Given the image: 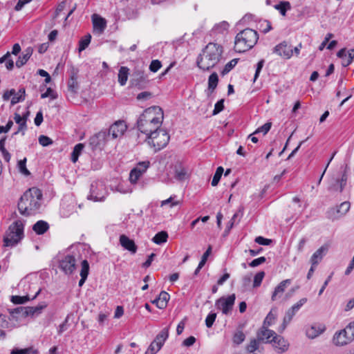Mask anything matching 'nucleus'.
Returning <instances> with one entry per match:
<instances>
[{"label":"nucleus","mask_w":354,"mask_h":354,"mask_svg":"<svg viewBox=\"0 0 354 354\" xmlns=\"http://www.w3.org/2000/svg\"><path fill=\"white\" fill-rule=\"evenodd\" d=\"M39 143L43 147H47L53 143V140L49 137L41 135L39 137Z\"/></svg>","instance_id":"603ef678"},{"label":"nucleus","mask_w":354,"mask_h":354,"mask_svg":"<svg viewBox=\"0 0 354 354\" xmlns=\"http://www.w3.org/2000/svg\"><path fill=\"white\" fill-rule=\"evenodd\" d=\"M167 238H168L167 233L166 232H165V231H161V232L157 233L153 236V238L152 239V241L155 243H156L158 245H160L162 243H164L167 242Z\"/></svg>","instance_id":"72a5a7b5"},{"label":"nucleus","mask_w":354,"mask_h":354,"mask_svg":"<svg viewBox=\"0 0 354 354\" xmlns=\"http://www.w3.org/2000/svg\"><path fill=\"white\" fill-rule=\"evenodd\" d=\"M26 307L20 306L15 308L12 312L11 314L13 317H16L17 318V315L21 317H26V312L24 310Z\"/></svg>","instance_id":"de8ad7c7"},{"label":"nucleus","mask_w":354,"mask_h":354,"mask_svg":"<svg viewBox=\"0 0 354 354\" xmlns=\"http://www.w3.org/2000/svg\"><path fill=\"white\" fill-rule=\"evenodd\" d=\"M14 120L17 124H19V128L12 136L18 134L19 132L22 133V135L25 134V131L27 129L26 125V117H21V115L17 113H15Z\"/></svg>","instance_id":"412c9836"},{"label":"nucleus","mask_w":354,"mask_h":354,"mask_svg":"<svg viewBox=\"0 0 354 354\" xmlns=\"http://www.w3.org/2000/svg\"><path fill=\"white\" fill-rule=\"evenodd\" d=\"M170 136L168 132L161 128L147 136L146 141L155 151L165 148L169 143Z\"/></svg>","instance_id":"423d86ee"},{"label":"nucleus","mask_w":354,"mask_h":354,"mask_svg":"<svg viewBox=\"0 0 354 354\" xmlns=\"http://www.w3.org/2000/svg\"><path fill=\"white\" fill-rule=\"evenodd\" d=\"M84 148V145L82 143L77 144L71 153V161L73 162H76L78 160L80 155L81 154L82 150Z\"/></svg>","instance_id":"473e14b6"},{"label":"nucleus","mask_w":354,"mask_h":354,"mask_svg":"<svg viewBox=\"0 0 354 354\" xmlns=\"http://www.w3.org/2000/svg\"><path fill=\"white\" fill-rule=\"evenodd\" d=\"M344 333L348 335V336L353 341L354 339V321L350 322L346 327L343 329Z\"/></svg>","instance_id":"49530a36"},{"label":"nucleus","mask_w":354,"mask_h":354,"mask_svg":"<svg viewBox=\"0 0 354 354\" xmlns=\"http://www.w3.org/2000/svg\"><path fill=\"white\" fill-rule=\"evenodd\" d=\"M245 337V336L242 331H238L234 334L233 340L234 343L239 344L244 341Z\"/></svg>","instance_id":"5fc2aeb1"},{"label":"nucleus","mask_w":354,"mask_h":354,"mask_svg":"<svg viewBox=\"0 0 354 354\" xmlns=\"http://www.w3.org/2000/svg\"><path fill=\"white\" fill-rule=\"evenodd\" d=\"M328 249V247L324 245L313 253L310 260L313 266H316L322 261Z\"/></svg>","instance_id":"6ab92c4d"},{"label":"nucleus","mask_w":354,"mask_h":354,"mask_svg":"<svg viewBox=\"0 0 354 354\" xmlns=\"http://www.w3.org/2000/svg\"><path fill=\"white\" fill-rule=\"evenodd\" d=\"M266 261V259L264 257H261L259 258H257V259H255L254 260H252L250 263V267H257L263 263H265Z\"/></svg>","instance_id":"69168bd1"},{"label":"nucleus","mask_w":354,"mask_h":354,"mask_svg":"<svg viewBox=\"0 0 354 354\" xmlns=\"http://www.w3.org/2000/svg\"><path fill=\"white\" fill-rule=\"evenodd\" d=\"M47 307L46 302H42L37 306H26L24 310L26 312L28 316H38L41 313L42 310Z\"/></svg>","instance_id":"b1692460"},{"label":"nucleus","mask_w":354,"mask_h":354,"mask_svg":"<svg viewBox=\"0 0 354 354\" xmlns=\"http://www.w3.org/2000/svg\"><path fill=\"white\" fill-rule=\"evenodd\" d=\"M68 90L71 91V92L73 93H75L77 89V87H78V84H77V77L75 74H73L69 80H68Z\"/></svg>","instance_id":"4c0bfd02"},{"label":"nucleus","mask_w":354,"mask_h":354,"mask_svg":"<svg viewBox=\"0 0 354 354\" xmlns=\"http://www.w3.org/2000/svg\"><path fill=\"white\" fill-rule=\"evenodd\" d=\"M264 63H265L264 59H261L257 63V68H256V71H255V74H254V82H255L256 80L258 78V77L259 75V73H260L262 68L263 67Z\"/></svg>","instance_id":"338daca9"},{"label":"nucleus","mask_w":354,"mask_h":354,"mask_svg":"<svg viewBox=\"0 0 354 354\" xmlns=\"http://www.w3.org/2000/svg\"><path fill=\"white\" fill-rule=\"evenodd\" d=\"M26 158H24L23 160H19L18 162V169L21 174L26 176H28L30 175V171L26 168Z\"/></svg>","instance_id":"c03bdc74"},{"label":"nucleus","mask_w":354,"mask_h":354,"mask_svg":"<svg viewBox=\"0 0 354 354\" xmlns=\"http://www.w3.org/2000/svg\"><path fill=\"white\" fill-rule=\"evenodd\" d=\"M163 111L158 106L146 109L137 120L138 130L146 136L160 128L163 121Z\"/></svg>","instance_id":"f257e3e1"},{"label":"nucleus","mask_w":354,"mask_h":354,"mask_svg":"<svg viewBox=\"0 0 354 354\" xmlns=\"http://www.w3.org/2000/svg\"><path fill=\"white\" fill-rule=\"evenodd\" d=\"M92 22L93 26V32L101 35L106 27V21L105 19L102 18L97 14L92 15Z\"/></svg>","instance_id":"2eb2a0df"},{"label":"nucleus","mask_w":354,"mask_h":354,"mask_svg":"<svg viewBox=\"0 0 354 354\" xmlns=\"http://www.w3.org/2000/svg\"><path fill=\"white\" fill-rule=\"evenodd\" d=\"M216 318V313L211 312L205 319V325L207 328H211Z\"/></svg>","instance_id":"8fccbe9b"},{"label":"nucleus","mask_w":354,"mask_h":354,"mask_svg":"<svg viewBox=\"0 0 354 354\" xmlns=\"http://www.w3.org/2000/svg\"><path fill=\"white\" fill-rule=\"evenodd\" d=\"M350 207L351 203L344 201L336 207L330 208L326 212V217L331 221L338 220L346 214Z\"/></svg>","instance_id":"6e6552de"},{"label":"nucleus","mask_w":354,"mask_h":354,"mask_svg":"<svg viewBox=\"0 0 354 354\" xmlns=\"http://www.w3.org/2000/svg\"><path fill=\"white\" fill-rule=\"evenodd\" d=\"M104 138V134L102 133H98L89 138V145L91 146L93 149H95L100 145V138Z\"/></svg>","instance_id":"f704fd0d"},{"label":"nucleus","mask_w":354,"mask_h":354,"mask_svg":"<svg viewBox=\"0 0 354 354\" xmlns=\"http://www.w3.org/2000/svg\"><path fill=\"white\" fill-rule=\"evenodd\" d=\"M169 337V328H163L155 337L153 341L150 344L145 354H156L164 345L165 342Z\"/></svg>","instance_id":"0eeeda50"},{"label":"nucleus","mask_w":354,"mask_h":354,"mask_svg":"<svg viewBox=\"0 0 354 354\" xmlns=\"http://www.w3.org/2000/svg\"><path fill=\"white\" fill-rule=\"evenodd\" d=\"M127 129V126L124 121L118 120L113 124L109 130V134L112 136L113 138H120Z\"/></svg>","instance_id":"4468645a"},{"label":"nucleus","mask_w":354,"mask_h":354,"mask_svg":"<svg viewBox=\"0 0 354 354\" xmlns=\"http://www.w3.org/2000/svg\"><path fill=\"white\" fill-rule=\"evenodd\" d=\"M34 349L32 348H26L24 349L13 348L11 354H30Z\"/></svg>","instance_id":"680f3d73"},{"label":"nucleus","mask_w":354,"mask_h":354,"mask_svg":"<svg viewBox=\"0 0 354 354\" xmlns=\"http://www.w3.org/2000/svg\"><path fill=\"white\" fill-rule=\"evenodd\" d=\"M255 242L259 245H268L272 243V240L259 236L256 237Z\"/></svg>","instance_id":"e2e57ef3"},{"label":"nucleus","mask_w":354,"mask_h":354,"mask_svg":"<svg viewBox=\"0 0 354 354\" xmlns=\"http://www.w3.org/2000/svg\"><path fill=\"white\" fill-rule=\"evenodd\" d=\"M223 47L215 43H209L197 59V65L203 71H209L221 60Z\"/></svg>","instance_id":"7ed1b4c3"},{"label":"nucleus","mask_w":354,"mask_h":354,"mask_svg":"<svg viewBox=\"0 0 354 354\" xmlns=\"http://www.w3.org/2000/svg\"><path fill=\"white\" fill-rule=\"evenodd\" d=\"M59 267L66 274H71L76 268L75 257L71 254L66 255L59 261Z\"/></svg>","instance_id":"9b49d317"},{"label":"nucleus","mask_w":354,"mask_h":354,"mask_svg":"<svg viewBox=\"0 0 354 354\" xmlns=\"http://www.w3.org/2000/svg\"><path fill=\"white\" fill-rule=\"evenodd\" d=\"M229 28V24L226 21H222L221 23L215 26V29L218 32H223L224 30H227Z\"/></svg>","instance_id":"774afa93"},{"label":"nucleus","mask_w":354,"mask_h":354,"mask_svg":"<svg viewBox=\"0 0 354 354\" xmlns=\"http://www.w3.org/2000/svg\"><path fill=\"white\" fill-rule=\"evenodd\" d=\"M218 77L216 73H212L208 78V88L214 91L218 84Z\"/></svg>","instance_id":"c9c22d12"},{"label":"nucleus","mask_w":354,"mask_h":354,"mask_svg":"<svg viewBox=\"0 0 354 354\" xmlns=\"http://www.w3.org/2000/svg\"><path fill=\"white\" fill-rule=\"evenodd\" d=\"M259 39L257 31L245 28L239 32L234 41V50L238 53H243L251 49L257 42Z\"/></svg>","instance_id":"20e7f679"},{"label":"nucleus","mask_w":354,"mask_h":354,"mask_svg":"<svg viewBox=\"0 0 354 354\" xmlns=\"http://www.w3.org/2000/svg\"><path fill=\"white\" fill-rule=\"evenodd\" d=\"M224 109V100H220L218 101L214 106V109L213 110V115H216L222 111Z\"/></svg>","instance_id":"6e6d98bb"},{"label":"nucleus","mask_w":354,"mask_h":354,"mask_svg":"<svg viewBox=\"0 0 354 354\" xmlns=\"http://www.w3.org/2000/svg\"><path fill=\"white\" fill-rule=\"evenodd\" d=\"M43 195L40 189L31 187L21 196L18 209L21 214L28 216L37 214L42 204Z\"/></svg>","instance_id":"f03ea898"},{"label":"nucleus","mask_w":354,"mask_h":354,"mask_svg":"<svg viewBox=\"0 0 354 354\" xmlns=\"http://www.w3.org/2000/svg\"><path fill=\"white\" fill-rule=\"evenodd\" d=\"M26 98V89L25 88H21L18 92L15 91V94L12 95L11 99V104L15 105L18 102H23Z\"/></svg>","instance_id":"c85d7f7f"},{"label":"nucleus","mask_w":354,"mask_h":354,"mask_svg":"<svg viewBox=\"0 0 354 354\" xmlns=\"http://www.w3.org/2000/svg\"><path fill=\"white\" fill-rule=\"evenodd\" d=\"M106 195V188L104 183L101 181H95L91 183L90 188V194L88 198L94 201H102Z\"/></svg>","instance_id":"1a4fd4ad"},{"label":"nucleus","mask_w":354,"mask_h":354,"mask_svg":"<svg viewBox=\"0 0 354 354\" xmlns=\"http://www.w3.org/2000/svg\"><path fill=\"white\" fill-rule=\"evenodd\" d=\"M273 53L284 59H290L293 55V50L286 41H283L273 48Z\"/></svg>","instance_id":"ddd939ff"},{"label":"nucleus","mask_w":354,"mask_h":354,"mask_svg":"<svg viewBox=\"0 0 354 354\" xmlns=\"http://www.w3.org/2000/svg\"><path fill=\"white\" fill-rule=\"evenodd\" d=\"M161 62L158 59H154L151 61L149 66V69L151 71L156 73L161 68Z\"/></svg>","instance_id":"864d4df0"},{"label":"nucleus","mask_w":354,"mask_h":354,"mask_svg":"<svg viewBox=\"0 0 354 354\" xmlns=\"http://www.w3.org/2000/svg\"><path fill=\"white\" fill-rule=\"evenodd\" d=\"M277 316V308H272L270 311V313L267 315V316L266 317L263 324V326L268 327V326H271L274 323V320L276 319Z\"/></svg>","instance_id":"2f4dec72"},{"label":"nucleus","mask_w":354,"mask_h":354,"mask_svg":"<svg viewBox=\"0 0 354 354\" xmlns=\"http://www.w3.org/2000/svg\"><path fill=\"white\" fill-rule=\"evenodd\" d=\"M41 290V288H39L36 292L35 295L32 298H30L28 295H26V296H18V295L12 296L11 301L14 304H24V303H26V301H29L30 299L31 300L35 299L39 295V294L40 293Z\"/></svg>","instance_id":"a878e982"},{"label":"nucleus","mask_w":354,"mask_h":354,"mask_svg":"<svg viewBox=\"0 0 354 354\" xmlns=\"http://www.w3.org/2000/svg\"><path fill=\"white\" fill-rule=\"evenodd\" d=\"M291 279H285L282 281L274 289L272 295V300L275 301L277 299L280 298L283 293L284 292L286 288L290 285Z\"/></svg>","instance_id":"aec40b11"},{"label":"nucleus","mask_w":354,"mask_h":354,"mask_svg":"<svg viewBox=\"0 0 354 354\" xmlns=\"http://www.w3.org/2000/svg\"><path fill=\"white\" fill-rule=\"evenodd\" d=\"M24 224L18 220L12 223L3 237V246L14 247L24 238Z\"/></svg>","instance_id":"39448f33"},{"label":"nucleus","mask_w":354,"mask_h":354,"mask_svg":"<svg viewBox=\"0 0 354 354\" xmlns=\"http://www.w3.org/2000/svg\"><path fill=\"white\" fill-rule=\"evenodd\" d=\"M307 302V298L304 297L299 299L295 304H294L291 308L292 309L297 313L299 309Z\"/></svg>","instance_id":"4d7b16f0"},{"label":"nucleus","mask_w":354,"mask_h":354,"mask_svg":"<svg viewBox=\"0 0 354 354\" xmlns=\"http://www.w3.org/2000/svg\"><path fill=\"white\" fill-rule=\"evenodd\" d=\"M211 251H212V247L209 246L207 250L203 254L201 260V261L198 263L200 268H203L204 266V265L205 264V263H206V261L207 260V258H208L209 254L211 253Z\"/></svg>","instance_id":"bf43d9fd"},{"label":"nucleus","mask_w":354,"mask_h":354,"mask_svg":"<svg viewBox=\"0 0 354 354\" xmlns=\"http://www.w3.org/2000/svg\"><path fill=\"white\" fill-rule=\"evenodd\" d=\"M293 317L294 316L290 314V313H289L288 311H286V313L285 314V316L283 317V323H282L281 326L279 328V332H283L285 330V328H286L288 324L292 319Z\"/></svg>","instance_id":"a19ab883"},{"label":"nucleus","mask_w":354,"mask_h":354,"mask_svg":"<svg viewBox=\"0 0 354 354\" xmlns=\"http://www.w3.org/2000/svg\"><path fill=\"white\" fill-rule=\"evenodd\" d=\"M175 178L178 180L182 181L187 178V169L182 165L175 166Z\"/></svg>","instance_id":"c756f323"},{"label":"nucleus","mask_w":354,"mask_h":354,"mask_svg":"<svg viewBox=\"0 0 354 354\" xmlns=\"http://www.w3.org/2000/svg\"><path fill=\"white\" fill-rule=\"evenodd\" d=\"M276 333L272 330H270L266 326H263L257 332V340L259 342L268 343L271 342V339L275 335Z\"/></svg>","instance_id":"dca6fc26"},{"label":"nucleus","mask_w":354,"mask_h":354,"mask_svg":"<svg viewBox=\"0 0 354 354\" xmlns=\"http://www.w3.org/2000/svg\"><path fill=\"white\" fill-rule=\"evenodd\" d=\"M337 57L342 59V65L344 67H346L351 64H346V61H348L350 59L348 57V55L346 53V49L342 48L338 51L337 54Z\"/></svg>","instance_id":"ea45409f"},{"label":"nucleus","mask_w":354,"mask_h":354,"mask_svg":"<svg viewBox=\"0 0 354 354\" xmlns=\"http://www.w3.org/2000/svg\"><path fill=\"white\" fill-rule=\"evenodd\" d=\"M120 243L122 248L129 251L131 254H135L137 252L138 248L134 241L124 234L120 235Z\"/></svg>","instance_id":"f3484780"},{"label":"nucleus","mask_w":354,"mask_h":354,"mask_svg":"<svg viewBox=\"0 0 354 354\" xmlns=\"http://www.w3.org/2000/svg\"><path fill=\"white\" fill-rule=\"evenodd\" d=\"M270 343H272L273 346L281 352H283L288 349L286 341L283 337L277 334H275Z\"/></svg>","instance_id":"5701e85b"},{"label":"nucleus","mask_w":354,"mask_h":354,"mask_svg":"<svg viewBox=\"0 0 354 354\" xmlns=\"http://www.w3.org/2000/svg\"><path fill=\"white\" fill-rule=\"evenodd\" d=\"M320 333L318 332L315 327L311 326L310 328L307 329L306 335L309 338L313 339L319 335Z\"/></svg>","instance_id":"0e129e2a"},{"label":"nucleus","mask_w":354,"mask_h":354,"mask_svg":"<svg viewBox=\"0 0 354 354\" xmlns=\"http://www.w3.org/2000/svg\"><path fill=\"white\" fill-rule=\"evenodd\" d=\"M91 39V36L90 34L85 35L82 37L79 41V51L82 52L85 50L88 46L89 45Z\"/></svg>","instance_id":"e433bc0d"},{"label":"nucleus","mask_w":354,"mask_h":354,"mask_svg":"<svg viewBox=\"0 0 354 354\" xmlns=\"http://www.w3.org/2000/svg\"><path fill=\"white\" fill-rule=\"evenodd\" d=\"M32 54V49L31 48H27L25 49L22 53V55L18 57V59L16 62L17 67L20 68L24 66L30 59Z\"/></svg>","instance_id":"393cba45"},{"label":"nucleus","mask_w":354,"mask_h":354,"mask_svg":"<svg viewBox=\"0 0 354 354\" xmlns=\"http://www.w3.org/2000/svg\"><path fill=\"white\" fill-rule=\"evenodd\" d=\"M259 348L258 340L254 339H252L250 344L247 346V351L250 353H253Z\"/></svg>","instance_id":"052dcab7"},{"label":"nucleus","mask_w":354,"mask_h":354,"mask_svg":"<svg viewBox=\"0 0 354 354\" xmlns=\"http://www.w3.org/2000/svg\"><path fill=\"white\" fill-rule=\"evenodd\" d=\"M223 168L222 167H218L216 170V172L213 176V178H212V186H216L221 178V176L223 173Z\"/></svg>","instance_id":"58836bf2"},{"label":"nucleus","mask_w":354,"mask_h":354,"mask_svg":"<svg viewBox=\"0 0 354 354\" xmlns=\"http://www.w3.org/2000/svg\"><path fill=\"white\" fill-rule=\"evenodd\" d=\"M236 299L234 294H232L227 297H222L216 301V306L218 309L221 310L222 313L227 315L232 309Z\"/></svg>","instance_id":"9d476101"},{"label":"nucleus","mask_w":354,"mask_h":354,"mask_svg":"<svg viewBox=\"0 0 354 354\" xmlns=\"http://www.w3.org/2000/svg\"><path fill=\"white\" fill-rule=\"evenodd\" d=\"M265 276V272L261 271V272H259L258 273H257L254 277V281H253V287L254 288H257L259 286H260L263 279V277Z\"/></svg>","instance_id":"a18cd8bd"},{"label":"nucleus","mask_w":354,"mask_h":354,"mask_svg":"<svg viewBox=\"0 0 354 354\" xmlns=\"http://www.w3.org/2000/svg\"><path fill=\"white\" fill-rule=\"evenodd\" d=\"M49 228L48 223L44 221H37L32 227V230L37 234H44Z\"/></svg>","instance_id":"bb28decb"},{"label":"nucleus","mask_w":354,"mask_h":354,"mask_svg":"<svg viewBox=\"0 0 354 354\" xmlns=\"http://www.w3.org/2000/svg\"><path fill=\"white\" fill-rule=\"evenodd\" d=\"M237 62V59H233L227 64H226L224 68L221 71V75H225L226 74H227L236 65Z\"/></svg>","instance_id":"37998d69"},{"label":"nucleus","mask_w":354,"mask_h":354,"mask_svg":"<svg viewBox=\"0 0 354 354\" xmlns=\"http://www.w3.org/2000/svg\"><path fill=\"white\" fill-rule=\"evenodd\" d=\"M149 165H150L149 161H142L137 164L135 169L140 171L141 172V174H143L147 171L148 167H149Z\"/></svg>","instance_id":"3c124183"},{"label":"nucleus","mask_w":354,"mask_h":354,"mask_svg":"<svg viewBox=\"0 0 354 354\" xmlns=\"http://www.w3.org/2000/svg\"><path fill=\"white\" fill-rule=\"evenodd\" d=\"M129 69L126 66H121L118 73V82L121 86H124L127 82Z\"/></svg>","instance_id":"cd10ccee"},{"label":"nucleus","mask_w":354,"mask_h":354,"mask_svg":"<svg viewBox=\"0 0 354 354\" xmlns=\"http://www.w3.org/2000/svg\"><path fill=\"white\" fill-rule=\"evenodd\" d=\"M352 342L351 339L348 336L344 330L336 332L333 338V342L336 346H344Z\"/></svg>","instance_id":"a211bd4d"},{"label":"nucleus","mask_w":354,"mask_h":354,"mask_svg":"<svg viewBox=\"0 0 354 354\" xmlns=\"http://www.w3.org/2000/svg\"><path fill=\"white\" fill-rule=\"evenodd\" d=\"M271 128V123L267 122L258 128L254 133H259L260 132H262L263 135H266L270 129Z\"/></svg>","instance_id":"13d9d810"},{"label":"nucleus","mask_w":354,"mask_h":354,"mask_svg":"<svg viewBox=\"0 0 354 354\" xmlns=\"http://www.w3.org/2000/svg\"><path fill=\"white\" fill-rule=\"evenodd\" d=\"M169 297L170 296L167 292L162 291L158 297L154 299L152 303L156 304L158 308L164 309L167 305Z\"/></svg>","instance_id":"4be33fe9"},{"label":"nucleus","mask_w":354,"mask_h":354,"mask_svg":"<svg viewBox=\"0 0 354 354\" xmlns=\"http://www.w3.org/2000/svg\"><path fill=\"white\" fill-rule=\"evenodd\" d=\"M89 273V264L87 260H83L82 262V268L80 270V277H87Z\"/></svg>","instance_id":"09e8293b"},{"label":"nucleus","mask_w":354,"mask_h":354,"mask_svg":"<svg viewBox=\"0 0 354 354\" xmlns=\"http://www.w3.org/2000/svg\"><path fill=\"white\" fill-rule=\"evenodd\" d=\"M142 175L141 172L133 168L129 174V180L132 184H136L140 177Z\"/></svg>","instance_id":"79ce46f5"},{"label":"nucleus","mask_w":354,"mask_h":354,"mask_svg":"<svg viewBox=\"0 0 354 354\" xmlns=\"http://www.w3.org/2000/svg\"><path fill=\"white\" fill-rule=\"evenodd\" d=\"M349 171L350 167L348 165H346L344 169L342 177L339 179H337L335 183L330 185L328 187V190L339 191V192H342L346 185Z\"/></svg>","instance_id":"f8f14e48"},{"label":"nucleus","mask_w":354,"mask_h":354,"mask_svg":"<svg viewBox=\"0 0 354 354\" xmlns=\"http://www.w3.org/2000/svg\"><path fill=\"white\" fill-rule=\"evenodd\" d=\"M274 8L279 10L282 16H286V12L291 9V5L289 1H281L278 4L274 5Z\"/></svg>","instance_id":"7c9ffc66"}]
</instances>
